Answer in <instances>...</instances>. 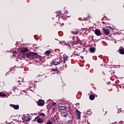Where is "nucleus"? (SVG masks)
I'll use <instances>...</instances> for the list:
<instances>
[{
  "mask_svg": "<svg viewBox=\"0 0 124 124\" xmlns=\"http://www.w3.org/2000/svg\"><path fill=\"white\" fill-rule=\"evenodd\" d=\"M3 96H6V94L3 93L2 92H0V97H2Z\"/></svg>",
  "mask_w": 124,
  "mask_h": 124,
  "instance_id": "15",
  "label": "nucleus"
},
{
  "mask_svg": "<svg viewBox=\"0 0 124 124\" xmlns=\"http://www.w3.org/2000/svg\"><path fill=\"white\" fill-rule=\"evenodd\" d=\"M120 53L122 55H124V49H121L120 50Z\"/></svg>",
  "mask_w": 124,
  "mask_h": 124,
  "instance_id": "17",
  "label": "nucleus"
},
{
  "mask_svg": "<svg viewBox=\"0 0 124 124\" xmlns=\"http://www.w3.org/2000/svg\"><path fill=\"white\" fill-rule=\"evenodd\" d=\"M52 105V106H55L57 105V103H56L55 102H53Z\"/></svg>",
  "mask_w": 124,
  "mask_h": 124,
  "instance_id": "19",
  "label": "nucleus"
},
{
  "mask_svg": "<svg viewBox=\"0 0 124 124\" xmlns=\"http://www.w3.org/2000/svg\"><path fill=\"white\" fill-rule=\"evenodd\" d=\"M61 116L62 117H64L65 118V117H67L68 114H67V113H66L65 112H62Z\"/></svg>",
  "mask_w": 124,
  "mask_h": 124,
  "instance_id": "11",
  "label": "nucleus"
},
{
  "mask_svg": "<svg viewBox=\"0 0 124 124\" xmlns=\"http://www.w3.org/2000/svg\"><path fill=\"white\" fill-rule=\"evenodd\" d=\"M52 120L53 121V123H55V118H52Z\"/></svg>",
  "mask_w": 124,
  "mask_h": 124,
  "instance_id": "24",
  "label": "nucleus"
},
{
  "mask_svg": "<svg viewBox=\"0 0 124 124\" xmlns=\"http://www.w3.org/2000/svg\"><path fill=\"white\" fill-rule=\"evenodd\" d=\"M63 60L65 62H66V61H67V57H64Z\"/></svg>",
  "mask_w": 124,
  "mask_h": 124,
  "instance_id": "21",
  "label": "nucleus"
},
{
  "mask_svg": "<svg viewBox=\"0 0 124 124\" xmlns=\"http://www.w3.org/2000/svg\"><path fill=\"white\" fill-rule=\"evenodd\" d=\"M21 50V52H23V53H26V52H28V49L25 47L22 48Z\"/></svg>",
  "mask_w": 124,
  "mask_h": 124,
  "instance_id": "12",
  "label": "nucleus"
},
{
  "mask_svg": "<svg viewBox=\"0 0 124 124\" xmlns=\"http://www.w3.org/2000/svg\"><path fill=\"white\" fill-rule=\"evenodd\" d=\"M50 54H51V50H46L45 52V55H46V56H49Z\"/></svg>",
  "mask_w": 124,
  "mask_h": 124,
  "instance_id": "13",
  "label": "nucleus"
},
{
  "mask_svg": "<svg viewBox=\"0 0 124 124\" xmlns=\"http://www.w3.org/2000/svg\"><path fill=\"white\" fill-rule=\"evenodd\" d=\"M90 98L91 100H93L94 99V95H90Z\"/></svg>",
  "mask_w": 124,
  "mask_h": 124,
  "instance_id": "16",
  "label": "nucleus"
},
{
  "mask_svg": "<svg viewBox=\"0 0 124 124\" xmlns=\"http://www.w3.org/2000/svg\"><path fill=\"white\" fill-rule=\"evenodd\" d=\"M41 116H45V114L43 113H41Z\"/></svg>",
  "mask_w": 124,
  "mask_h": 124,
  "instance_id": "23",
  "label": "nucleus"
},
{
  "mask_svg": "<svg viewBox=\"0 0 124 124\" xmlns=\"http://www.w3.org/2000/svg\"><path fill=\"white\" fill-rule=\"evenodd\" d=\"M10 106H11V107H12L13 108H14L16 110H18V109H19V106L18 105L11 104L10 105Z\"/></svg>",
  "mask_w": 124,
  "mask_h": 124,
  "instance_id": "9",
  "label": "nucleus"
},
{
  "mask_svg": "<svg viewBox=\"0 0 124 124\" xmlns=\"http://www.w3.org/2000/svg\"><path fill=\"white\" fill-rule=\"evenodd\" d=\"M31 56H32V53L31 52H27L24 55V57L27 59H31Z\"/></svg>",
  "mask_w": 124,
  "mask_h": 124,
  "instance_id": "3",
  "label": "nucleus"
},
{
  "mask_svg": "<svg viewBox=\"0 0 124 124\" xmlns=\"http://www.w3.org/2000/svg\"><path fill=\"white\" fill-rule=\"evenodd\" d=\"M109 29H110V30H112V31H114V29H112V27H106L103 28V32L106 35H108L110 34V30Z\"/></svg>",
  "mask_w": 124,
  "mask_h": 124,
  "instance_id": "1",
  "label": "nucleus"
},
{
  "mask_svg": "<svg viewBox=\"0 0 124 124\" xmlns=\"http://www.w3.org/2000/svg\"><path fill=\"white\" fill-rule=\"evenodd\" d=\"M74 54L76 55V56H78V53L76 52H74Z\"/></svg>",
  "mask_w": 124,
  "mask_h": 124,
  "instance_id": "20",
  "label": "nucleus"
},
{
  "mask_svg": "<svg viewBox=\"0 0 124 124\" xmlns=\"http://www.w3.org/2000/svg\"><path fill=\"white\" fill-rule=\"evenodd\" d=\"M61 63H62V60H60L58 62H54L53 63V64L54 65H58V64H61Z\"/></svg>",
  "mask_w": 124,
  "mask_h": 124,
  "instance_id": "14",
  "label": "nucleus"
},
{
  "mask_svg": "<svg viewBox=\"0 0 124 124\" xmlns=\"http://www.w3.org/2000/svg\"><path fill=\"white\" fill-rule=\"evenodd\" d=\"M95 34L96 35L99 36V35H101V33L100 32V30L99 29L95 30L94 31Z\"/></svg>",
  "mask_w": 124,
  "mask_h": 124,
  "instance_id": "6",
  "label": "nucleus"
},
{
  "mask_svg": "<svg viewBox=\"0 0 124 124\" xmlns=\"http://www.w3.org/2000/svg\"><path fill=\"white\" fill-rule=\"evenodd\" d=\"M59 110L60 111H66L67 108L66 107L63 106H60L59 107Z\"/></svg>",
  "mask_w": 124,
  "mask_h": 124,
  "instance_id": "5",
  "label": "nucleus"
},
{
  "mask_svg": "<svg viewBox=\"0 0 124 124\" xmlns=\"http://www.w3.org/2000/svg\"><path fill=\"white\" fill-rule=\"evenodd\" d=\"M17 54V51H14V52H13V56L14 57H15V56H16V55Z\"/></svg>",
  "mask_w": 124,
  "mask_h": 124,
  "instance_id": "18",
  "label": "nucleus"
},
{
  "mask_svg": "<svg viewBox=\"0 0 124 124\" xmlns=\"http://www.w3.org/2000/svg\"><path fill=\"white\" fill-rule=\"evenodd\" d=\"M45 102H44V101H43V100H39L38 102H37V105L39 106H43L45 104Z\"/></svg>",
  "mask_w": 124,
  "mask_h": 124,
  "instance_id": "4",
  "label": "nucleus"
},
{
  "mask_svg": "<svg viewBox=\"0 0 124 124\" xmlns=\"http://www.w3.org/2000/svg\"><path fill=\"white\" fill-rule=\"evenodd\" d=\"M47 124H52V122L49 121V122H48L47 123Z\"/></svg>",
  "mask_w": 124,
  "mask_h": 124,
  "instance_id": "22",
  "label": "nucleus"
},
{
  "mask_svg": "<svg viewBox=\"0 0 124 124\" xmlns=\"http://www.w3.org/2000/svg\"><path fill=\"white\" fill-rule=\"evenodd\" d=\"M35 121H36V122H37L38 124H43V120H42V119L38 118V117H36L34 119V122H35Z\"/></svg>",
  "mask_w": 124,
  "mask_h": 124,
  "instance_id": "2",
  "label": "nucleus"
},
{
  "mask_svg": "<svg viewBox=\"0 0 124 124\" xmlns=\"http://www.w3.org/2000/svg\"><path fill=\"white\" fill-rule=\"evenodd\" d=\"M76 113L77 114L76 117L77 119H80L81 118V112L79 111L78 110H76Z\"/></svg>",
  "mask_w": 124,
  "mask_h": 124,
  "instance_id": "8",
  "label": "nucleus"
},
{
  "mask_svg": "<svg viewBox=\"0 0 124 124\" xmlns=\"http://www.w3.org/2000/svg\"><path fill=\"white\" fill-rule=\"evenodd\" d=\"M91 53H94L95 52V48L93 47H91L89 48Z\"/></svg>",
  "mask_w": 124,
  "mask_h": 124,
  "instance_id": "10",
  "label": "nucleus"
},
{
  "mask_svg": "<svg viewBox=\"0 0 124 124\" xmlns=\"http://www.w3.org/2000/svg\"><path fill=\"white\" fill-rule=\"evenodd\" d=\"M31 116L27 115L24 117V120L26 122H29V121H31Z\"/></svg>",
  "mask_w": 124,
  "mask_h": 124,
  "instance_id": "7",
  "label": "nucleus"
},
{
  "mask_svg": "<svg viewBox=\"0 0 124 124\" xmlns=\"http://www.w3.org/2000/svg\"><path fill=\"white\" fill-rule=\"evenodd\" d=\"M80 58H81V59H83V57L82 56H80Z\"/></svg>",
  "mask_w": 124,
  "mask_h": 124,
  "instance_id": "25",
  "label": "nucleus"
}]
</instances>
